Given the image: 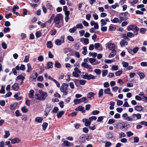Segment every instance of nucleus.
Instances as JSON below:
<instances>
[{"label":"nucleus","instance_id":"35","mask_svg":"<svg viewBox=\"0 0 147 147\" xmlns=\"http://www.w3.org/2000/svg\"><path fill=\"white\" fill-rule=\"evenodd\" d=\"M103 90L102 89H100L98 92V97L100 98L102 97L103 95Z\"/></svg>","mask_w":147,"mask_h":147},{"label":"nucleus","instance_id":"5","mask_svg":"<svg viewBox=\"0 0 147 147\" xmlns=\"http://www.w3.org/2000/svg\"><path fill=\"white\" fill-rule=\"evenodd\" d=\"M63 18V16L61 14H57L54 19V22L56 24H59L61 22L60 21L62 20Z\"/></svg>","mask_w":147,"mask_h":147},{"label":"nucleus","instance_id":"58","mask_svg":"<svg viewBox=\"0 0 147 147\" xmlns=\"http://www.w3.org/2000/svg\"><path fill=\"white\" fill-rule=\"evenodd\" d=\"M126 134L128 137H130L133 135V133L130 131H127L126 132Z\"/></svg>","mask_w":147,"mask_h":147},{"label":"nucleus","instance_id":"34","mask_svg":"<svg viewBox=\"0 0 147 147\" xmlns=\"http://www.w3.org/2000/svg\"><path fill=\"white\" fill-rule=\"evenodd\" d=\"M135 34L134 33V34L132 32H128L127 33V36L128 37H130V38H132L134 37V35Z\"/></svg>","mask_w":147,"mask_h":147},{"label":"nucleus","instance_id":"33","mask_svg":"<svg viewBox=\"0 0 147 147\" xmlns=\"http://www.w3.org/2000/svg\"><path fill=\"white\" fill-rule=\"evenodd\" d=\"M55 67L57 68H59L61 67V64L58 62L57 61L55 62Z\"/></svg>","mask_w":147,"mask_h":147},{"label":"nucleus","instance_id":"59","mask_svg":"<svg viewBox=\"0 0 147 147\" xmlns=\"http://www.w3.org/2000/svg\"><path fill=\"white\" fill-rule=\"evenodd\" d=\"M46 7L47 9H49L50 10H51L53 9L52 6L49 3L47 4Z\"/></svg>","mask_w":147,"mask_h":147},{"label":"nucleus","instance_id":"9","mask_svg":"<svg viewBox=\"0 0 147 147\" xmlns=\"http://www.w3.org/2000/svg\"><path fill=\"white\" fill-rule=\"evenodd\" d=\"M51 105L50 104H47L46 105V107L45 108V116H47L49 114V113L51 110Z\"/></svg>","mask_w":147,"mask_h":147},{"label":"nucleus","instance_id":"53","mask_svg":"<svg viewBox=\"0 0 147 147\" xmlns=\"http://www.w3.org/2000/svg\"><path fill=\"white\" fill-rule=\"evenodd\" d=\"M35 34L37 38H39L41 35V32L40 31H38L36 32Z\"/></svg>","mask_w":147,"mask_h":147},{"label":"nucleus","instance_id":"13","mask_svg":"<svg viewBox=\"0 0 147 147\" xmlns=\"http://www.w3.org/2000/svg\"><path fill=\"white\" fill-rule=\"evenodd\" d=\"M20 141V140L18 138H15L11 140V142L13 144L16 143H18Z\"/></svg>","mask_w":147,"mask_h":147},{"label":"nucleus","instance_id":"30","mask_svg":"<svg viewBox=\"0 0 147 147\" xmlns=\"http://www.w3.org/2000/svg\"><path fill=\"white\" fill-rule=\"evenodd\" d=\"M43 120V119L42 117H36L35 119V121L39 123H41Z\"/></svg>","mask_w":147,"mask_h":147},{"label":"nucleus","instance_id":"57","mask_svg":"<svg viewBox=\"0 0 147 147\" xmlns=\"http://www.w3.org/2000/svg\"><path fill=\"white\" fill-rule=\"evenodd\" d=\"M86 82L85 80H79V83L81 85H84Z\"/></svg>","mask_w":147,"mask_h":147},{"label":"nucleus","instance_id":"4","mask_svg":"<svg viewBox=\"0 0 147 147\" xmlns=\"http://www.w3.org/2000/svg\"><path fill=\"white\" fill-rule=\"evenodd\" d=\"M68 85L67 83H63L61 86L60 88L61 91L64 94L66 95L67 94L68 91L67 89Z\"/></svg>","mask_w":147,"mask_h":147},{"label":"nucleus","instance_id":"22","mask_svg":"<svg viewBox=\"0 0 147 147\" xmlns=\"http://www.w3.org/2000/svg\"><path fill=\"white\" fill-rule=\"evenodd\" d=\"M65 112L63 111H60L57 114V116L58 118H61L62 116L64 114Z\"/></svg>","mask_w":147,"mask_h":147},{"label":"nucleus","instance_id":"46","mask_svg":"<svg viewBox=\"0 0 147 147\" xmlns=\"http://www.w3.org/2000/svg\"><path fill=\"white\" fill-rule=\"evenodd\" d=\"M96 60L94 58H89V62L92 65L93 63L96 61Z\"/></svg>","mask_w":147,"mask_h":147},{"label":"nucleus","instance_id":"38","mask_svg":"<svg viewBox=\"0 0 147 147\" xmlns=\"http://www.w3.org/2000/svg\"><path fill=\"white\" fill-rule=\"evenodd\" d=\"M76 29L77 28H79L80 29H82L83 28V26L82 24L81 23H79L77 24L76 25Z\"/></svg>","mask_w":147,"mask_h":147},{"label":"nucleus","instance_id":"44","mask_svg":"<svg viewBox=\"0 0 147 147\" xmlns=\"http://www.w3.org/2000/svg\"><path fill=\"white\" fill-rule=\"evenodd\" d=\"M21 110L24 113H26L28 111V109L26 108L25 106H24L21 108Z\"/></svg>","mask_w":147,"mask_h":147},{"label":"nucleus","instance_id":"42","mask_svg":"<svg viewBox=\"0 0 147 147\" xmlns=\"http://www.w3.org/2000/svg\"><path fill=\"white\" fill-rule=\"evenodd\" d=\"M94 72L96 73V75H100L101 73V70L99 69H96L94 70Z\"/></svg>","mask_w":147,"mask_h":147},{"label":"nucleus","instance_id":"18","mask_svg":"<svg viewBox=\"0 0 147 147\" xmlns=\"http://www.w3.org/2000/svg\"><path fill=\"white\" fill-rule=\"evenodd\" d=\"M63 144L65 145V146H72L74 145V144L72 143H70L66 140H65L64 141Z\"/></svg>","mask_w":147,"mask_h":147},{"label":"nucleus","instance_id":"64","mask_svg":"<svg viewBox=\"0 0 147 147\" xmlns=\"http://www.w3.org/2000/svg\"><path fill=\"white\" fill-rule=\"evenodd\" d=\"M80 46L78 44L76 43L74 45V48L76 50H78L80 48Z\"/></svg>","mask_w":147,"mask_h":147},{"label":"nucleus","instance_id":"47","mask_svg":"<svg viewBox=\"0 0 147 147\" xmlns=\"http://www.w3.org/2000/svg\"><path fill=\"white\" fill-rule=\"evenodd\" d=\"M146 30H147L146 28H142L140 29V32L141 34H144L145 33V32Z\"/></svg>","mask_w":147,"mask_h":147},{"label":"nucleus","instance_id":"50","mask_svg":"<svg viewBox=\"0 0 147 147\" xmlns=\"http://www.w3.org/2000/svg\"><path fill=\"white\" fill-rule=\"evenodd\" d=\"M128 115L126 113H124L123 115H122V117H125V119L127 120L128 121V119H129V118H128L129 117H128Z\"/></svg>","mask_w":147,"mask_h":147},{"label":"nucleus","instance_id":"24","mask_svg":"<svg viewBox=\"0 0 147 147\" xmlns=\"http://www.w3.org/2000/svg\"><path fill=\"white\" fill-rule=\"evenodd\" d=\"M80 102H84L85 103H87L88 102V101L86 97H83L80 99Z\"/></svg>","mask_w":147,"mask_h":147},{"label":"nucleus","instance_id":"19","mask_svg":"<svg viewBox=\"0 0 147 147\" xmlns=\"http://www.w3.org/2000/svg\"><path fill=\"white\" fill-rule=\"evenodd\" d=\"M18 105V103L15 102L13 104H11L10 107V109L11 110H14L15 109Z\"/></svg>","mask_w":147,"mask_h":147},{"label":"nucleus","instance_id":"55","mask_svg":"<svg viewBox=\"0 0 147 147\" xmlns=\"http://www.w3.org/2000/svg\"><path fill=\"white\" fill-rule=\"evenodd\" d=\"M126 134L124 133L121 132L119 134V137L120 138L125 137Z\"/></svg>","mask_w":147,"mask_h":147},{"label":"nucleus","instance_id":"8","mask_svg":"<svg viewBox=\"0 0 147 147\" xmlns=\"http://www.w3.org/2000/svg\"><path fill=\"white\" fill-rule=\"evenodd\" d=\"M64 36H61L60 39H57L55 40V43L58 46L61 45L62 43L64 42Z\"/></svg>","mask_w":147,"mask_h":147},{"label":"nucleus","instance_id":"28","mask_svg":"<svg viewBox=\"0 0 147 147\" xmlns=\"http://www.w3.org/2000/svg\"><path fill=\"white\" fill-rule=\"evenodd\" d=\"M85 139L84 135H82L79 138V141L80 142H84L85 141Z\"/></svg>","mask_w":147,"mask_h":147},{"label":"nucleus","instance_id":"37","mask_svg":"<svg viewBox=\"0 0 147 147\" xmlns=\"http://www.w3.org/2000/svg\"><path fill=\"white\" fill-rule=\"evenodd\" d=\"M94 95V93L92 92H90L88 93L87 95V97L88 98H90Z\"/></svg>","mask_w":147,"mask_h":147},{"label":"nucleus","instance_id":"62","mask_svg":"<svg viewBox=\"0 0 147 147\" xmlns=\"http://www.w3.org/2000/svg\"><path fill=\"white\" fill-rule=\"evenodd\" d=\"M67 39L70 41H74V39L73 37L71 36H68L67 37Z\"/></svg>","mask_w":147,"mask_h":147},{"label":"nucleus","instance_id":"6","mask_svg":"<svg viewBox=\"0 0 147 147\" xmlns=\"http://www.w3.org/2000/svg\"><path fill=\"white\" fill-rule=\"evenodd\" d=\"M120 15L121 16H120L119 18L121 20V22L123 20H127L128 17L129 16V14L126 12L121 13Z\"/></svg>","mask_w":147,"mask_h":147},{"label":"nucleus","instance_id":"43","mask_svg":"<svg viewBox=\"0 0 147 147\" xmlns=\"http://www.w3.org/2000/svg\"><path fill=\"white\" fill-rule=\"evenodd\" d=\"M76 27L74 26L73 28L69 29V31L70 33H73L76 30Z\"/></svg>","mask_w":147,"mask_h":147},{"label":"nucleus","instance_id":"11","mask_svg":"<svg viewBox=\"0 0 147 147\" xmlns=\"http://www.w3.org/2000/svg\"><path fill=\"white\" fill-rule=\"evenodd\" d=\"M75 110L76 111H81L83 113H84L86 111L84 108L82 106L77 107L75 109Z\"/></svg>","mask_w":147,"mask_h":147},{"label":"nucleus","instance_id":"15","mask_svg":"<svg viewBox=\"0 0 147 147\" xmlns=\"http://www.w3.org/2000/svg\"><path fill=\"white\" fill-rule=\"evenodd\" d=\"M38 76V74L36 72H34L32 73L30 76V78H32L33 80L35 79Z\"/></svg>","mask_w":147,"mask_h":147},{"label":"nucleus","instance_id":"12","mask_svg":"<svg viewBox=\"0 0 147 147\" xmlns=\"http://www.w3.org/2000/svg\"><path fill=\"white\" fill-rule=\"evenodd\" d=\"M108 49L111 51L115 50V46L114 44L110 43L109 44L107 45Z\"/></svg>","mask_w":147,"mask_h":147},{"label":"nucleus","instance_id":"20","mask_svg":"<svg viewBox=\"0 0 147 147\" xmlns=\"http://www.w3.org/2000/svg\"><path fill=\"white\" fill-rule=\"evenodd\" d=\"M128 44V42L124 39L122 40L120 42V44L121 47L127 45Z\"/></svg>","mask_w":147,"mask_h":147},{"label":"nucleus","instance_id":"40","mask_svg":"<svg viewBox=\"0 0 147 147\" xmlns=\"http://www.w3.org/2000/svg\"><path fill=\"white\" fill-rule=\"evenodd\" d=\"M108 71L107 69L104 70L103 71L102 74V76L103 77L105 76L107 74Z\"/></svg>","mask_w":147,"mask_h":147},{"label":"nucleus","instance_id":"49","mask_svg":"<svg viewBox=\"0 0 147 147\" xmlns=\"http://www.w3.org/2000/svg\"><path fill=\"white\" fill-rule=\"evenodd\" d=\"M78 73L76 71H73L72 73V75L75 77L78 78L79 76V75Z\"/></svg>","mask_w":147,"mask_h":147},{"label":"nucleus","instance_id":"14","mask_svg":"<svg viewBox=\"0 0 147 147\" xmlns=\"http://www.w3.org/2000/svg\"><path fill=\"white\" fill-rule=\"evenodd\" d=\"M137 74L139 76L140 78L141 79H143L145 77V74L141 71H137Z\"/></svg>","mask_w":147,"mask_h":147},{"label":"nucleus","instance_id":"25","mask_svg":"<svg viewBox=\"0 0 147 147\" xmlns=\"http://www.w3.org/2000/svg\"><path fill=\"white\" fill-rule=\"evenodd\" d=\"M25 78L24 76L22 75H20L18 76L16 78V80H21L22 81H23L24 79H25Z\"/></svg>","mask_w":147,"mask_h":147},{"label":"nucleus","instance_id":"32","mask_svg":"<svg viewBox=\"0 0 147 147\" xmlns=\"http://www.w3.org/2000/svg\"><path fill=\"white\" fill-rule=\"evenodd\" d=\"M47 46L48 48H51L53 46L52 42L51 41H48L47 42Z\"/></svg>","mask_w":147,"mask_h":147},{"label":"nucleus","instance_id":"3","mask_svg":"<svg viewBox=\"0 0 147 147\" xmlns=\"http://www.w3.org/2000/svg\"><path fill=\"white\" fill-rule=\"evenodd\" d=\"M141 117V115L139 113L136 114H133L131 115V117H129L128 121H136L138 119H140Z\"/></svg>","mask_w":147,"mask_h":147},{"label":"nucleus","instance_id":"10","mask_svg":"<svg viewBox=\"0 0 147 147\" xmlns=\"http://www.w3.org/2000/svg\"><path fill=\"white\" fill-rule=\"evenodd\" d=\"M89 119H84L82 120L83 122L85 123V125L86 127L89 126L91 123V122Z\"/></svg>","mask_w":147,"mask_h":147},{"label":"nucleus","instance_id":"31","mask_svg":"<svg viewBox=\"0 0 147 147\" xmlns=\"http://www.w3.org/2000/svg\"><path fill=\"white\" fill-rule=\"evenodd\" d=\"M5 134L4 135V137L5 138H7L10 136L9 132L8 131H5Z\"/></svg>","mask_w":147,"mask_h":147},{"label":"nucleus","instance_id":"39","mask_svg":"<svg viewBox=\"0 0 147 147\" xmlns=\"http://www.w3.org/2000/svg\"><path fill=\"white\" fill-rule=\"evenodd\" d=\"M89 65L87 63H82L81 64V66L82 67L87 68L89 66Z\"/></svg>","mask_w":147,"mask_h":147},{"label":"nucleus","instance_id":"54","mask_svg":"<svg viewBox=\"0 0 147 147\" xmlns=\"http://www.w3.org/2000/svg\"><path fill=\"white\" fill-rule=\"evenodd\" d=\"M111 90L109 88H107L106 89H105L104 90V93L106 94H109Z\"/></svg>","mask_w":147,"mask_h":147},{"label":"nucleus","instance_id":"29","mask_svg":"<svg viewBox=\"0 0 147 147\" xmlns=\"http://www.w3.org/2000/svg\"><path fill=\"white\" fill-rule=\"evenodd\" d=\"M27 66L28 67V69L27 70V72H29L32 70L31 65L30 63H28L27 64Z\"/></svg>","mask_w":147,"mask_h":147},{"label":"nucleus","instance_id":"52","mask_svg":"<svg viewBox=\"0 0 147 147\" xmlns=\"http://www.w3.org/2000/svg\"><path fill=\"white\" fill-rule=\"evenodd\" d=\"M29 56H25L24 59V60L23 61L24 62L27 63L29 61Z\"/></svg>","mask_w":147,"mask_h":147},{"label":"nucleus","instance_id":"27","mask_svg":"<svg viewBox=\"0 0 147 147\" xmlns=\"http://www.w3.org/2000/svg\"><path fill=\"white\" fill-rule=\"evenodd\" d=\"M116 51L115 50L112 51L110 54L109 55V57L111 58L113 57L116 54Z\"/></svg>","mask_w":147,"mask_h":147},{"label":"nucleus","instance_id":"48","mask_svg":"<svg viewBox=\"0 0 147 147\" xmlns=\"http://www.w3.org/2000/svg\"><path fill=\"white\" fill-rule=\"evenodd\" d=\"M115 120L114 119H110L109 120L108 123L109 124H111L114 123Z\"/></svg>","mask_w":147,"mask_h":147},{"label":"nucleus","instance_id":"36","mask_svg":"<svg viewBox=\"0 0 147 147\" xmlns=\"http://www.w3.org/2000/svg\"><path fill=\"white\" fill-rule=\"evenodd\" d=\"M48 125V123H47L44 122L43 123L42 125V129L44 130H45L46 129Z\"/></svg>","mask_w":147,"mask_h":147},{"label":"nucleus","instance_id":"60","mask_svg":"<svg viewBox=\"0 0 147 147\" xmlns=\"http://www.w3.org/2000/svg\"><path fill=\"white\" fill-rule=\"evenodd\" d=\"M19 7L18 6H17V5H15V6H14L13 9H12V12L13 13H16V9H19Z\"/></svg>","mask_w":147,"mask_h":147},{"label":"nucleus","instance_id":"63","mask_svg":"<svg viewBox=\"0 0 147 147\" xmlns=\"http://www.w3.org/2000/svg\"><path fill=\"white\" fill-rule=\"evenodd\" d=\"M89 119L91 122L93 120H95L97 118L96 116H92L89 118Z\"/></svg>","mask_w":147,"mask_h":147},{"label":"nucleus","instance_id":"61","mask_svg":"<svg viewBox=\"0 0 147 147\" xmlns=\"http://www.w3.org/2000/svg\"><path fill=\"white\" fill-rule=\"evenodd\" d=\"M138 50V47H136L133 49V52L134 53H137Z\"/></svg>","mask_w":147,"mask_h":147},{"label":"nucleus","instance_id":"41","mask_svg":"<svg viewBox=\"0 0 147 147\" xmlns=\"http://www.w3.org/2000/svg\"><path fill=\"white\" fill-rule=\"evenodd\" d=\"M107 137L109 138H111L113 137V135L112 133L111 132H109L107 133Z\"/></svg>","mask_w":147,"mask_h":147},{"label":"nucleus","instance_id":"23","mask_svg":"<svg viewBox=\"0 0 147 147\" xmlns=\"http://www.w3.org/2000/svg\"><path fill=\"white\" fill-rule=\"evenodd\" d=\"M47 68L49 69L50 68H52L53 67V63L51 62H49L47 63Z\"/></svg>","mask_w":147,"mask_h":147},{"label":"nucleus","instance_id":"26","mask_svg":"<svg viewBox=\"0 0 147 147\" xmlns=\"http://www.w3.org/2000/svg\"><path fill=\"white\" fill-rule=\"evenodd\" d=\"M135 109L138 111H140L142 109V107L140 105H137L135 107Z\"/></svg>","mask_w":147,"mask_h":147},{"label":"nucleus","instance_id":"7","mask_svg":"<svg viewBox=\"0 0 147 147\" xmlns=\"http://www.w3.org/2000/svg\"><path fill=\"white\" fill-rule=\"evenodd\" d=\"M82 78L84 79H87L90 80L91 79L94 80L95 79V77L94 76L91 74H89L88 73H86L85 74L82 76Z\"/></svg>","mask_w":147,"mask_h":147},{"label":"nucleus","instance_id":"1","mask_svg":"<svg viewBox=\"0 0 147 147\" xmlns=\"http://www.w3.org/2000/svg\"><path fill=\"white\" fill-rule=\"evenodd\" d=\"M39 94H36L35 95V98L37 100L43 101L47 98L48 95L46 92H43L40 90L38 91Z\"/></svg>","mask_w":147,"mask_h":147},{"label":"nucleus","instance_id":"51","mask_svg":"<svg viewBox=\"0 0 147 147\" xmlns=\"http://www.w3.org/2000/svg\"><path fill=\"white\" fill-rule=\"evenodd\" d=\"M111 21L113 23H117L119 22V20L118 18H115L113 19V20H111Z\"/></svg>","mask_w":147,"mask_h":147},{"label":"nucleus","instance_id":"17","mask_svg":"<svg viewBox=\"0 0 147 147\" xmlns=\"http://www.w3.org/2000/svg\"><path fill=\"white\" fill-rule=\"evenodd\" d=\"M19 85L18 83H15L12 86V88L14 90L17 91L19 88Z\"/></svg>","mask_w":147,"mask_h":147},{"label":"nucleus","instance_id":"45","mask_svg":"<svg viewBox=\"0 0 147 147\" xmlns=\"http://www.w3.org/2000/svg\"><path fill=\"white\" fill-rule=\"evenodd\" d=\"M101 22V26H104L106 25L107 24V23L105 21V20L102 19L101 20H100Z\"/></svg>","mask_w":147,"mask_h":147},{"label":"nucleus","instance_id":"2","mask_svg":"<svg viewBox=\"0 0 147 147\" xmlns=\"http://www.w3.org/2000/svg\"><path fill=\"white\" fill-rule=\"evenodd\" d=\"M127 29L128 31H130L133 30H135L134 32V33L135 34V35H136L138 34V32L139 30V28L136 25L131 24L127 26Z\"/></svg>","mask_w":147,"mask_h":147},{"label":"nucleus","instance_id":"16","mask_svg":"<svg viewBox=\"0 0 147 147\" xmlns=\"http://www.w3.org/2000/svg\"><path fill=\"white\" fill-rule=\"evenodd\" d=\"M20 94V92H18L14 95V97L18 100H21L22 99V97L21 96H18Z\"/></svg>","mask_w":147,"mask_h":147},{"label":"nucleus","instance_id":"21","mask_svg":"<svg viewBox=\"0 0 147 147\" xmlns=\"http://www.w3.org/2000/svg\"><path fill=\"white\" fill-rule=\"evenodd\" d=\"M34 91L33 90H30L28 94L29 97L31 98H32L34 97Z\"/></svg>","mask_w":147,"mask_h":147},{"label":"nucleus","instance_id":"56","mask_svg":"<svg viewBox=\"0 0 147 147\" xmlns=\"http://www.w3.org/2000/svg\"><path fill=\"white\" fill-rule=\"evenodd\" d=\"M5 91V87L3 86L1 87V89L0 90V93L1 94H4Z\"/></svg>","mask_w":147,"mask_h":147}]
</instances>
